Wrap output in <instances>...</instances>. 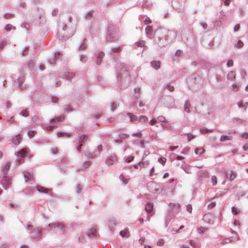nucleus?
Wrapping results in <instances>:
<instances>
[{"instance_id":"37","label":"nucleus","mask_w":248,"mask_h":248,"mask_svg":"<svg viewBox=\"0 0 248 248\" xmlns=\"http://www.w3.org/2000/svg\"><path fill=\"white\" fill-rule=\"evenodd\" d=\"M181 168L186 173L190 174L191 173V169L189 167L182 165Z\"/></svg>"},{"instance_id":"11","label":"nucleus","mask_w":248,"mask_h":248,"mask_svg":"<svg viewBox=\"0 0 248 248\" xmlns=\"http://www.w3.org/2000/svg\"><path fill=\"white\" fill-rule=\"evenodd\" d=\"M224 173L226 178L230 181H233L235 177V173L232 170L229 171L227 170H225Z\"/></svg>"},{"instance_id":"7","label":"nucleus","mask_w":248,"mask_h":248,"mask_svg":"<svg viewBox=\"0 0 248 248\" xmlns=\"http://www.w3.org/2000/svg\"><path fill=\"white\" fill-rule=\"evenodd\" d=\"M184 0H172V5L173 7L179 11L183 9Z\"/></svg>"},{"instance_id":"61","label":"nucleus","mask_w":248,"mask_h":248,"mask_svg":"<svg viewBox=\"0 0 248 248\" xmlns=\"http://www.w3.org/2000/svg\"><path fill=\"white\" fill-rule=\"evenodd\" d=\"M4 17L6 18V19H9V18H11V17L14 16V15L13 14H10V13H6L4 15Z\"/></svg>"},{"instance_id":"19","label":"nucleus","mask_w":248,"mask_h":248,"mask_svg":"<svg viewBox=\"0 0 248 248\" xmlns=\"http://www.w3.org/2000/svg\"><path fill=\"white\" fill-rule=\"evenodd\" d=\"M104 56V53L102 51L100 52L99 53H98L97 55L96 56V62L97 64L99 65L101 63Z\"/></svg>"},{"instance_id":"15","label":"nucleus","mask_w":248,"mask_h":248,"mask_svg":"<svg viewBox=\"0 0 248 248\" xmlns=\"http://www.w3.org/2000/svg\"><path fill=\"white\" fill-rule=\"evenodd\" d=\"M87 235L89 237H94L96 234V229L94 227L88 230Z\"/></svg>"},{"instance_id":"40","label":"nucleus","mask_w":248,"mask_h":248,"mask_svg":"<svg viewBox=\"0 0 248 248\" xmlns=\"http://www.w3.org/2000/svg\"><path fill=\"white\" fill-rule=\"evenodd\" d=\"M169 205L171 206L172 209L176 210V211L178 210L180 207V205L179 204L170 203Z\"/></svg>"},{"instance_id":"8","label":"nucleus","mask_w":248,"mask_h":248,"mask_svg":"<svg viewBox=\"0 0 248 248\" xmlns=\"http://www.w3.org/2000/svg\"><path fill=\"white\" fill-rule=\"evenodd\" d=\"M27 150L28 149L27 148H23L20 150L19 151L15 153L17 157H20L19 159L16 161V164L19 165L21 163L20 160L25 156L27 153Z\"/></svg>"},{"instance_id":"64","label":"nucleus","mask_w":248,"mask_h":248,"mask_svg":"<svg viewBox=\"0 0 248 248\" xmlns=\"http://www.w3.org/2000/svg\"><path fill=\"white\" fill-rule=\"evenodd\" d=\"M35 133V131L29 130L28 132V135L29 137L32 138V137H33L34 136V135Z\"/></svg>"},{"instance_id":"57","label":"nucleus","mask_w":248,"mask_h":248,"mask_svg":"<svg viewBox=\"0 0 248 248\" xmlns=\"http://www.w3.org/2000/svg\"><path fill=\"white\" fill-rule=\"evenodd\" d=\"M166 88L170 92H173L174 90V87L170 84L167 85Z\"/></svg>"},{"instance_id":"31","label":"nucleus","mask_w":248,"mask_h":248,"mask_svg":"<svg viewBox=\"0 0 248 248\" xmlns=\"http://www.w3.org/2000/svg\"><path fill=\"white\" fill-rule=\"evenodd\" d=\"M57 135L59 137H70L71 134L61 131L57 132Z\"/></svg>"},{"instance_id":"44","label":"nucleus","mask_w":248,"mask_h":248,"mask_svg":"<svg viewBox=\"0 0 248 248\" xmlns=\"http://www.w3.org/2000/svg\"><path fill=\"white\" fill-rule=\"evenodd\" d=\"M13 29L15 30L16 28L11 24H7L5 27V30L7 31H10Z\"/></svg>"},{"instance_id":"12","label":"nucleus","mask_w":248,"mask_h":248,"mask_svg":"<svg viewBox=\"0 0 248 248\" xmlns=\"http://www.w3.org/2000/svg\"><path fill=\"white\" fill-rule=\"evenodd\" d=\"M208 174L206 171L202 170L198 172V179L200 180H202L207 178L208 176Z\"/></svg>"},{"instance_id":"54","label":"nucleus","mask_w":248,"mask_h":248,"mask_svg":"<svg viewBox=\"0 0 248 248\" xmlns=\"http://www.w3.org/2000/svg\"><path fill=\"white\" fill-rule=\"evenodd\" d=\"M244 45L243 43L241 41H238L235 45V46L237 48H241Z\"/></svg>"},{"instance_id":"51","label":"nucleus","mask_w":248,"mask_h":248,"mask_svg":"<svg viewBox=\"0 0 248 248\" xmlns=\"http://www.w3.org/2000/svg\"><path fill=\"white\" fill-rule=\"evenodd\" d=\"M211 182L213 186H216L217 184V178L215 175L213 176L211 178Z\"/></svg>"},{"instance_id":"6","label":"nucleus","mask_w":248,"mask_h":248,"mask_svg":"<svg viewBox=\"0 0 248 248\" xmlns=\"http://www.w3.org/2000/svg\"><path fill=\"white\" fill-rule=\"evenodd\" d=\"M42 228H35L30 232L31 237L34 239L39 240L42 237Z\"/></svg>"},{"instance_id":"46","label":"nucleus","mask_w":248,"mask_h":248,"mask_svg":"<svg viewBox=\"0 0 248 248\" xmlns=\"http://www.w3.org/2000/svg\"><path fill=\"white\" fill-rule=\"evenodd\" d=\"M239 84L237 83L234 84L230 87V89L232 91H238L239 89Z\"/></svg>"},{"instance_id":"48","label":"nucleus","mask_w":248,"mask_h":248,"mask_svg":"<svg viewBox=\"0 0 248 248\" xmlns=\"http://www.w3.org/2000/svg\"><path fill=\"white\" fill-rule=\"evenodd\" d=\"M232 212L233 214L234 215H237L238 213H240V210L239 209H237V208L235 207H232Z\"/></svg>"},{"instance_id":"33","label":"nucleus","mask_w":248,"mask_h":248,"mask_svg":"<svg viewBox=\"0 0 248 248\" xmlns=\"http://www.w3.org/2000/svg\"><path fill=\"white\" fill-rule=\"evenodd\" d=\"M127 115L130 118V121L133 122L138 120V117L131 113H127Z\"/></svg>"},{"instance_id":"1","label":"nucleus","mask_w":248,"mask_h":248,"mask_svg":"<svg viewBox=\"0 0 248 248\" xmlns=\"http://www.w3.org/2000/svg\"><path fill=\"white\" fill-rule=\"evenodd\" d=\"M169 35L176 36V32L161 29L157 30L155 32V41L160 46H163L167 44Z\"/></svg>"},{"instance_id":"41","label":"nucleus","mask_w":248,"mask_h":248,"mask_svg":"<svg viewBox=\"0 0 248 248\" xmlns=\"http://www.w3.org/2000/svg\"><path fill=\"white\" fill-rule=\"evenodd\" d=\"M161 126L163 128L167 130L170 129L171 127V124H169L168 122L166 123V124H162Z\"/></svg>"},{"instance_id":"9","label":"nucleus","mask_w":248,"mask_h":248,"mask_svg":"<svg viewBox=\"0 0 248 248\" xmlns=\"http://www.w3.org/2000/svg\"><path fill=\"white\" fill-rule=\"evenodd\" d=\"M0 183L5 189H8L11 185V181L9 177L6 175H3Z\"/></svg>"},{"instance_id":"2","label":"nucleus","mask_w":248,"mask_h":248,"mask_svg":"<svg viewBox=\"0 0 248 248\" xmlns=\"http://www.w3.org/2000/svg\"><path fill=\"white\" fill-rule=\"evenodd\" d=\"M186 83L188 87L195 90L199 88L202 84V80L200 76L195 73L187 78Z\"/></svg>"},{"instance_id":"39","label":"nucleus","mask_w":248,"mask_h":248,"mask_svg":"<svg viewBox=\"0 0 248 248\" xmlns=\"http://www.w3.org/2000/svg\"><path fill=\"white\" fill-rule=\"evenodd\" d=\"M147 120V117L144 115L140 116L138 119V121L140 123H145Z\"/></svg>"},{"instance_id":"56","label":"nucleus","mask_w":248,"mask_h":248,"mask_svg":"<svg viewBox=\"0 0 248 248\" xmlns=\"http://www.w3.org/2000/svg\"><path fill=\"white\" fill-rule=\"evenodd\" d=\"M128 135H126L125 134H124V133H121V134H120L119 135V138L120 139H127L128 137Z\"/></svg>"},{"instance_id":"34","label":"nucleus","mask_w":248,"mask_h":248,"mask_svg":"<svg viewBox=\"0 0 248 248\" xmlns=\"http://www.w3.org/2000/svg\"><path fill=\"white\" fill-rule=\"evenodd\" d=\"M120 234L122 237H128L129 236L128 230L127 229L121 231Z\"/></svg>"},{"instance_id":"18","label":"nucleus","mask_w":248,"mask_h":248,"mask_svg":"<svg viewBox=\"0 0 248 248\" xmlns=\"http://www.w3.org/2000/svg\"><path fill=\"white\" fill-rule=\"evenodd\" d=\"M10 167V162H8L2 169L1 173L2 175H6L7 174Z\"/></svg>"},{"instance_id":"26","label":"nucleus","mask_w":248,"mask_h":248,"mask_svg":"<svg viewBox=\"0 0 248 248\" xmlns=\"http://www.w3.org/2000/svg\"><path fill=\"white\" fill-rule=\"evenodd\" d=\"M153 28L150 26H147L145 29V33L147 37H150L153 34Z\"/></svg>"},{"instance_id":"27","label":"nucleus","mask_w":248,"mask_h":248,"mask_svg":"<svg viewBox=\"0 0 248 248\" xmlns=\"http://www.w3.org/2000/svg\"><path fill=\"white\" fill-rule=\"evenodd\" d=\"M32 121L36 125H40L42 124L41 120L36 115L32 117Z\"/></svg>"},{"instance_id":"23","label":"nucleus","mask_w":248,"mask_h":248,"mask_svg":"<svg viewBox=\"0 0 248 248\" xmlns=\"http://www.w3.org/2000/svg\"><path fill=\"white\" fill-rule=\"evenodd\" d=\"M116 158L115 156H110L107 158L106 161V163L108 165H112L116 160Z\"/></svg>"},{"instance_id":"20","label":"nucleus","mask_w":248,"mask_h":248,"mask_svg":"<svg viewBox=\"0 0 248 248\" xmlns=\"http://www.w3.org/2000/svg\"><path fill=\"white\" fill-rule=\"evenodd\" d=\"M238 240H239L238 236H237V238H236L235 237H230V238L222 240L221 242V244L228 243H230V242L238 241Z\"/></svg>"},{"instance_id":"35","label":"nucleus","mask_w":248,"mask_h":248,"mask_svg":"<svg viewBox=\"0 0 248 248\" xmlns=\"http://www.w3.org/2000/svg\"><path fill=\"white\" fill-rule=\"evenodd\" d=\"M204 152V150L202 148H196L195 149V153L197 155H202Z\"/></svg>"},{"instance_id":"22","label":"nucleus","mask_w":248,"mask_h":248,"mask_svg":"<svg viewBox=\"0 0 248 248\" xmlns=\"http://www.w3.org/2000/svg\"><path fill=\"white\" fill-rule=\"evenodd\" d=\"M21 139L20 138V134L16 135L15 137L12 139V142L16 145L19 144Z\"/></svg>"},{"instance_id":"55","label":"nucleus","mask_w":248,"mask_h":248,"mask_svg":"<svg viewBox=\"0 0 248 248\" xmlns=\"http://www.w3.org/2000/svg\"><path fill=\"white\" fill-rule=\"evenodd\" d=\"M82 186L80 184L77 185L76 187V192L77 193H80L81 192Z\"/></svg>"},{"instance_id":"38","label":"nucleus","mask_w":248,"mask_h":248,"mask_svg":"<svg viewBox=\"0 0 248 248\" xmlns=\"http://www.w3.org/2000/svg\"><path fill=\"white\" fill-rule=\"evenodd\" d=\"M232 139V136H222L220 138V140L221 141L230 140Z\"/></svg>"},{"instance_id":"17","label":"nucleus","mask_w":248,"mask_h":248,"mask_svg":"<svg viewBox=\"0 0 248 248\" xmlns=\"http://www.w3.org/2000/svg\"><path fill=\"white\" fill-rule=\"evenodd\" d=\"M236 73L234 71H230L227 75V78L229 80L234 81L235 79Z\"/></svg>"},{"instance_id":"3","label":"nucleus","mask_w":248,"mask_h":248,"mask_svg":"<svg viewBox=\"0 0 248 248\" xmlns=\"http://www.w3.org/2000/svg\"><path fill=\"white\" fill-rule=\"evenodd\" d=\"M117 79L120 82H129L130 78L127 70L125 66L120 63L117 68Z\"/></svg>"},{"instance_id":"49","label":"nucleus","mask_w":248,"mask_h":248,"mask_svg":"<svg viewBox=\"0 0 248 248\" xmlns=\"http://www.w3.org/2000/svg\"><path fill=\"white\" fill-rule=\"evenodd\" d=\"M212 131V130H210L205 128H201L200 129V132L203 134H205V133L211 132Z\"/></svg>"},{"instance_id":"50","label":"nucleus","mask_w":248,"mask_h":248,"mask_svg":"<svg viewBox=\"0 0 248 248\" xmlns=\"http://www.w3.org/2000/svg\"><path fill=\"white\" fill-rule=\"evenodd\" d=\"M166 158L162 156L160 157L158 159V162L162 164L163 165L165 164V163L166 162Z\"/></svg>"},{"instance_id":"43","label":"nucleus","mask_w":248,"mask_h":248,"mask_svg":"<svg viewBox=\"0 0 248 248\" xmlns=\"http://www.w3.org/2000/svg\"><path fill=\"white\" fill-rule=\"evenodd\" d=\"M232 122L236 124H239L242 123L243 120L238 118H234L232 119Z\"/></svg>"},{"instance_id":"60","label":"nucleus","mask_w":248,"mask_h":248,"mask_svg":"<svg viewBox=\"0 0 248 248\" xmlns=\"http://www.w3.org/2000/svg\"><path fill=\"white\" fill-rule=\"evenodd\" d=\"M245 194V192L243 191H239L236 194V197L238 198H240L243 197Z\"/></svg>"},{"instance_id":"63","label":"nucleus","mask_w":248,"mask_h":248,"mask_svg":"<svg viewBox=\"0 0 248 248\" xmlns=\"http://www.w3.org/2000/svg\"><path fill=\"white\" fill-rule=\"evenodd\" d=\"M207 231V228H204L203 227H201L198 229V232L199 233H203Z\"/></svg>"},{"instance_id":"47","label":"nucleus","mask_w":248,"mask_h":248,"mask_svg":"<svg viewBox=\"0 0 248 248\" xmlns=\"http://www.w3.org/2000/svg\"><path fill=\"white\" fill-rule=\"evenodd\" d=\"M145 41L143 40H140L139 42L135 43V45L139 47H142L145 45Z\"/></svg>"},{"instance_id":"36","label":"nucleus","mask_w":248,"mask_h":248,"mask_svg":"<svg viewBox=\"0 0 248 248\" xmlns=\"http://www.w3.org/2000/svg\"><path fill=\"white\" fill-rule=\"evenodd\" d=\"M134 96L138 99L140 96V88H136L134 89Z\"/></svg>"},{"instance_id":"32","label":"nucleus","mask_w":248,"mask_h":248,"mask_svg":"<svg viewBox=\"0 0 248 248\" xmlns=\"http://www.w3.org/2000/svg\"><path fill=\"white\" fill-rule=\"evenodd\" d=\"M24 79L23 78H19L15 80V82L18 84L19 88L21 89V85L24 82Z\"/></svg>"},{"instance_id":"25","label":"nucleus","mask_w":248,"mask_h":248,"mask_svg":"<svg viewBox=\"0 0 248 248\" xmlns=\"http://www.w3.org/2000/svg\"><path fill=\"white\" fill-rule=\"evenodd\" d=\"M153 208V204L151 203L150 202H149L146 204L145 207V210L149 214L152 211Z\"/></svg>"},{"instance_id":"62","label":"nucleus","mask_w":248,"mask_h":248,"mask_svg":"<svg viewBox=\"0 0 248 248\" xmlns=\"http://www.w3.org/2000/svg\"><path fill=\"white\" fill-rule=\"evenodd\" d=\"M58 148L56 147H52L50 149V151L52 154L55 155L58 153Z\"/></svg>"},{"instance_id":"24","label":"nucleus","mask_w":248,"mask_h":248,"mask_svg":"<svg viewBox=\"0 0 248 248\" xmlns=\"http://www.w3.org/2000/svg\"><path fill=\"white\" fill-rule=\"evenodd\" d=\"M74 73L68 72L66 73L64 76V78L67 80H70L75 77Z\"/></svg>"},{"instance_id":"13","label":"nucleus","mask_w":248,"mask_h":248,"mask_svg":"<svg viewBox=\"0 0 248 248\" xmlns=\"http://www.w3.org/2000/svg\"><path fill=\"white\" fill-rule=\"evenodd\" d=\"M24 176L25 179V181L30 182L32 180V174L28 171L24 172Z\"/></svg>"},{"instance_id":"28","label":"nucleus","mask_w":248,"mask_h":248,"mask_svg":"<svg viewBox=\"0 0 248 248\" xmlns=\"http://www.w3.org/2000/svg\"><path fill=\"white\" fill-rule=\"evenodd\" d=\"M190 102L189 100H186L185 102V105H184V110L187 112H190Z\"/></svg>"},{"instance_id":"29","label":"nucleus","mask_w":248,"mask_h":248,"mask_svg":"<svg viewBox=\"0 0 248 248\" xmlns=\"http://www.w3.org/2000/svg\"><path fill=\"white\" fill-rule=\"evenodd\" d=\"M151 65L155 69H158L160 68V62L157 61H152L151 62Z\"/></svg>"},{"instance_id":"30","label":"nucleus","mask_w":248,"mask_h":248,"mask_svg":"<svg viewBox=\"0 0 248 248\" xmlns=\"http://www.w3.org/2000/svg\"><path fill=\"white\" fill-rule=\"evenodd\" d=\"M64 119V116L63 115H61L60 116H59V117H56L53 119H52L51 120H50V122H62L63 120Z\"/></svg>"},{"instance_id":"59","label":"nucleus","mask_w":248,"mask_h":248,"mask_svg":"<svg viewBox=\"0 0 248 248\" xmlns=\"http://www.w3.org/2000/svg\"><path fill=\"white\" fill-rule=\"evenodd\" d=\"M91 162L90 161H86L84 162L83 164V166L81 169H85L88 167V166L90 165Z\"/></svg>"},{"instance_id":"16","label":"nucleus","mask_w":248,"mask_h":248,"mask_svg":"<svg viewBox=\"0 0 248 248\" xmlns=\"http://www.w3.org/2000/svg\"><path fill=\"white\" fill-rule=\"evenodd\" d=\"M88 137L89 135L88 134H84L80 136L78 140V143H81L82 144L88 140Z\"/></svg>"},{"instance_id":"4","label":"nucleus","mask_w":248,"mask_h":248,"mask_svg":"<svg viewBox=\"0 0 248 248\" xmlns=\"http://www.w3.org/2000/svg\"><path fill=\"white\" fill-rule=\"evenodd\" d=\"M119 31L116 27L109 25L108 27V32L106 38L108 41H114L119 39Z\"/></svg>"},{"instance_id":"14","label":"nucleus","mask_w":248,"mask_h":248,"mask_svg":"<svg viewBox=\"0 0 248 248\" xmlns=\"http://www.w3.org/2000/svg\"><path fill=\"white\" fill-rule=\"evenodd\" d=\"M237 106L239 108H243L244 111H246L248 107V102H244L243 100H241L237 103Z\"/></svg>"},{"instance_id":"53","label":"nucleus","mask_w":248,"mask_h":248,"mask_svg":"<svg viewBox=\"0 0 248 248\" xmlns=\"http://www.w3.org/2000/svg\"><path fill=\"white\" fill-rule=\"evenodd\" d=\"M28 65L31 70H32L34 68V63L32 60H31L28 63Z\"/></svg>"},{"instance_id":"21","label":"nucleus","mask_w":248,"mask_h":248,"mask_svg":"<svg viewBox=\"0 0 248 248\" xmlns=\"http://www.w3.org/2000/svg\"><path fill=\"white\" fill-rule=\"evenodd\" d=\"M36 189L40 193H47L49 192V190L41 186H37L36 187Z\"/></svg>"},{"instance_id":"42","label":"nucleus","mask_w":248,"mask_h":248,"mask_svg":"<svg viewBox=\"0 0 248 248\" xmlns=\"http://www.w3.org/2000/svg\"><path fill=\"white\" fill-rule=\"evenodd\" d=\"M157 122H165L168 123V121L166 120V118L163 116H159L157 118Z\"/></svg>"},{"instance_id":"52","label":"nucleus","mask_w":248,"mask_h":248,"mask_svg":"<svg viewBox=\"0 0 248 248\" xmlns=\"http://www.w3.org/2000/svg\"><path fill=\"white\" fill-rule=\"evenodd\" d=\"M134 157L132 155L127 156L125 159V161L127 163H130L133 160Z\"/></svg>"},{"instance_id":"5","label":"nucleus","mask_w":248,"mask_h":248,"mask_svg":"<svg viewBox=\"0 0 248 248\" xmlns=\"http://www.w3.org/2000/svg\"><path fill=\"white\" fill-rule=\"evenodd\" d=\"M47 226L55 232H60L63 233L66 232V227L65 225L60 222L49 223Z\"/></svg>"},{"instance_id":"58","label":"nucleus","mask_w":248,"mask_h":248,"mask_svg":"<svg viewBox=\"0 0 248 248\" xmlns=\"http://www.w3.org/2000/svg\"><path fill=\"white\" fill-rule=\"evenodd\" d=\"M87 60V57H86V56L85 55H82L80 56V61L82 62L85 63V62H86Z\"/></svg>"},{"instance_id":"10","label":"nucleus","mask_w":248,"mask_h":248,"mask_svg":"<svg viewBox=\"0 0 248 248\" xmlns=\"http://www.w3.org/2000/svg\"><path fill=\"white\" fill-rule=\"evenodd\" d=\"M122 47L121 46H114L111 47L109 50L108 54L113 59L117 56V54L121 51Z\"/></svg>"},{"instance_id":"45","label":"nucleus","mask_w":248,"mask_h":248,"mask_svg":"<svg viewBox=\"0 0 248 248\" xmlns=\"http://www.w3.org/2000/svg\"><path fill=\"white\" fill-rule=\"evenodd\" d=\"M19 114L23 117H27L29 115V111L27 109L23 110Z\"/></svg>"}]
</instances>
